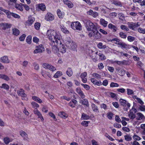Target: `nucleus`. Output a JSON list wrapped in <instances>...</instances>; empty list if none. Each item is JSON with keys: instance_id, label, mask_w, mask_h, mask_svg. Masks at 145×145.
<instances>
[{"instance_id": "nucleus-1", "label": "nucleus", "mask_w": 145, "mask_h": 145, "mask_svg": "<svg viewBox=\"0 0 145 145\" xmlns=\"http://www.w3.org/2000/svg\"><path fill=\"white\" fill-rule=\"evenodd\" d=\"M46 35L48 39L51 41V42H55L60 44L61 36L60 34L57 33L56 32L52 29L48 30L46 33Z\"/></svg>"}, {"instance_id": "nucleus-2", "label": "nucleus", "mask_w": 145, "mask_h": 145, "mask_svg": "<svg viewBox=\"0 0 145 145\" xmlns=\"http://www.w3.org/2000/svg\"><path fill=\"white\" fill-rule=\"evenodd\" d=\"M85 26L88 31H93L97 28V26L89 20L87 21L86 23Z\"/></svg>"}, {"instance_id": "nucleus-3", "label": "nucleus", "mask_w": 145, "mask_h": 145, "mask_svg": "<svg viewBox=\"0 0 145 145\" xmlns=\"http://www.w3.org/2000/svg\"><path fill=\"white\" fill-rule=\"evenodd\" d=\"M88 36L90 37H93L96 39H101L102 37L101 34L99 32L97 29L93 31L90 32L88 34Z\"/></svg>"}, {"instance_id": "nucleus-4", "label": "nucleus", "mask_w": 145, "mask_h": 145, "mask_svg": "<svg viewBox=\"0 0 145 145\" xmlns=\"http://www.w3.org/2000/svg\"><path fill=\"white\" fill-rule=\"evenodd\" d=\"M66 45L68 48L73 50H75L77 47L76 43L71 41H67L66 42Z\"/></svg>"}, {"instance_id": "nucleus-5", "label": "nucleus", "mask_w": 145, "mask_h": 145, "mask_svg": "<svg viewBox=\"0 0 145 145\" xmlns=\"http://www.w3.org/2000/svg\"><path fill=\"white\" fill-rule=\"evenodd\" d=\"M119 102L121 105L123 106L126 107L124 108V110L127 111L128 108L130 106V104L126 100L120 99L119 100Z\"/></svg>"}, {"instance_id": "nucleus-6", "label": "nucleus", "mask_w": 145, "mask_h": 145, "mask_svg": "<svg viewBox=\"0 0 145 145\" xmlns=\"http://www.w3.org/2000/svg\"><path fill=\"white\" fill-rule=\"evenodd\" d=\"M60 42V44H58V42H56L55 44L58 47L59 52V51L62 53H65L66 51V48L65 46L61 43V40Z\"/></svg>"}, {"instance_id": "nucleus-7", "label": "nucleus", "mask_w": 145, "mask_h": 145, "mask_svg": "<svg viewBox=\"0 0 145 145\" xmlns=\"http://www.w3.org/2000/svg\"><path fill=\"white\" fill-rule=\"evenodd\" d=\"M44 50V48L42 44H40L39 46H37L35 49L34 51V54L41 53Z\"/></svg>"}, {"instance_id": "nucleus-8", "label": "nucleus", "mask_w": 145, "mask_h": 145, "mask_svg": "<svg viewBox=\"0 0 145 145\" xmlns=\"http://www.w3.org/2000/svg\"><path fill=\"white\" fill-rule=\"evenodd\" d=\"M54 18V16L50 12H48L45 17V19L47 21H52Z\"/></svg>"}, {"instance_id": "nucleus-9", "label": "nucleus", "mask_w": 145, "mask_h": 145, "mask_svg": "<svg viewBox=\"0 0 145 145\" xmlns=\"http://www.w3.org/2000/svg\"><path fill=\"white\" fill-rule=\"evenodd\" d=\"M34 113L38 116V118H40L41 121H42L44 120L43 117L40 112L36 108L34 110Z\"/></svg>"}, {"instance_id": "nucleus-10", "label": "nucleus", "mask_w": 145, "mask_h": 145, "mask_svg": "<svg viewBox=\"0 0 145 145\" xmlns=\"http://www.w3.org/2000/svg\"><path fill=\"white\" fill-rule=\"evenodd\" d=\"M0 10L6 14L7 17L8 18H11L12 12H10L8 10L4 9L3 7H0Z\"/></svg>"}, {"instance_id": "nucleus-11", "label": "nucleus", "mask_w": 145, "mask_h": 145, "mask_svg": "<svg viewBox=\"0 0 145 145\" xmlns=\"http://www.w3.org/2000/svg\"><path fill=\"white\" fill-rule=\"evenodd\" d=\"M0 61L1 62L5 63H8L10 62V60L7 56H4L0 58Z\"/></svg>"}, {"instance_id": "nucleus-12", "label": "nucleus", "mask_w": 145, "mask_h": 145, "mask_svg": "<svg viewBox=\"0 0 145 145\" xmlns=\"http://www.w3.org/2000/svg\"><path fill=\"white\" fill-rule=\"evenodd\" d=\"M55 43L56 41L52 42V51L54 53H57L58 51H59L58 47H57V45Z\"/></svg>"}, {"instance_id": "nucleus-13", "label": "nucleus", "mask_w": 145, "mask_h": 145, "mask_svg": "<svg viewBox=\"0 0 145 145\" xmlns=\"http://www.w3.org/2000/svg\"><path fill=\"white\" fill-rule=\"evenodd\" d=\"M116 71L118 72L120 75L123 76L125 74L126 72L125 70L122 69L120 67H117L116 68Z\"/></svg>"}, {"instance_id": "nucleus-14", "label": "nucleus", "mask_w": 145, "mask_h": 145, "mask_svg": "<svg viewBox=\"0 0 145 145\" xmlns=\"http://www.w3.org/2000/svg\"><path fill=\"white\" fill-rule=\"evenodd\" d=\"M87 13L88 15L91 16L94 18H95L98 15V13L96 12L93 11L92 10H90L87 12Z\"/></svg>"}, {"instance_id": "nucleus-15", "label": "nucleus", "mask_w": 145, "mask_h": 145, "mask_svg": "<svg viewBox=\"0 0 145 145\" xmlns=\"http://www.w3.org/2000/svg\"><path fill=\"white\" fill-rule=\"evenodd\" d=\"M20 135L23 138L24 140L25 141H28L29 138L27 134L24 131H21L20 132Z\"/></svg>"}, {"instance_id": "nucleus-16", "label": "nucleus", "mask_w": 145, "mask_h": 145, "mask_svg": "<svg viewBox=\"0 0 145 145\" xmlns=\"http://www.w3.org/2000/svg\"><path fill=\"white\" fill-rule=\"evenodd\" d=\"M41 72L42 76L45 78H47L48 77L49 78H51V75L49 72L42 70Z\"/></svg>"}, {"instance_id": "nucleus-17", "label": "nucleus", "mask_w": 145, "mask_h": 145, "mask_svg": "<svg viewBox=\"0 0 145 145\" xmlns=\"http://www.w3.org/2000/svg\"><path fill=\"white\" fill-rule=\"evenodd\" d=\"M35 18L31 16H29L28 17V20L26 22V24L28 25H31L35 21Z\"/></svg>"}, {"instance_id": "nucleus-18", "label": "nucleus", "mask_w": 145, "mask_h": 145, "mask_svg": "<svg viewBox=\"0 0 145 145\" xmlns=\"http://www.w3.org/2000/svg\"><path fill=\"white\" fill-rule=\"evenodd\" d=\"M108 28L111 29L114 32H116L117 30V28L116 27L111 23L109 24L108 26Z\"/></svg>"}, {"instance_id": "nucleus-19", "label": "nucleus", "mask_w": 145, "mask_h": 145, "mask_svg": "<svg viewBox=\"0 0 145 145\" xmlns=\"http://www.w3.org/2000/svg\"><path fill=\"white\" fill-rule=\"evenodd\" d=\"M136 119L138 120H143L145 118L144 116L140 113H138L136 114Z\"/></svg>"}, {"instance_id": "nucleus-20", "label": "nucleus", "mask_w": 145, "mask_h": 145, "mask_svg": "<svg viewBox=\"0 0 145 145\" xmlns=\"http://www.w3.org/2000/svg\"><path fill=\"white\" fill-rule=\"evenodd\" d=\"M100 24L103 26L104 27H106L107 25L108 22L105 21L104 19L101 18L100 20Z\"/></svg>"}, {"instance_id": "nucleus-21", "label": "nucleus", "mask_w": 145, "mask_h": 145, "mask_svg": "<svg viewBox=\"0 0 145 145\" xmlns=\"http://www.w3.org/2000/svg\"><path fill=\"white\" fill-rule=\"evenodd\" d=\"M60 26V29L65 34H68L69 33V31L63 25H61Z\"/></svg>"}, {"instance_id": "nucleus-22", "label": "nucleus", "mask_w": 145, "mask_h": 145, "mask_svg": "<svg viewBox=\"0 0 145 145\" xmlns=\"http://www.w3.org/2000/svg\"><path fill=\"white\" fill-rule=\"evenodd\" d=\"M112 4L115 5L120 7H121L122 5L121 3L118 0H114L112 1Z\"/></svg>"}, {"instance_id": "nucleus-23", "label": "nucleus", "mask_w": 145, "mask_h": 145, "mask_svg": "<svg viewBox=\"0 0 145 145\" xmlns=\"http://www.w3.org/2000/svg\"><path fill=\"white\" fill-rule=\"evenodd\" d=\"M23 4L22 3L19 4H16L15 5V7L17 9L22 11L23 10Z\"/></svg>"}, {"instance_id": "nucleus-24", "label": "nucleus", "mask_w": 145, "mask_h": 145, "mask_svg": "<svg viewBox=\"0 0 145 145\" xmlns=\"http://www.w3.org/2000/svg\"><path fill=\"white\" fill-rule=\"evenodd\" d=\"M18 95L22 97H25L26 96V94L24 93V90L22 89H20L18 91Z\"/></svg>"}, {"instance_id": "nucleus-25", "label": "nucleus", "mask_w": 145, "mask_h": 145, "mask_svg": "<svg viewBox=\"0 0 145 145\" xmlns=\"http://www.w3.org/2000/svg\"><path fill=\"white\" fill-rule=\"evenodd\" d=\"M91 80L93 84L98 86L102 84V82L101 81L99 82L95 78H92L91 79Z\"/></svg>"}, {"instance_id": "nucleus-26", "label": "nucleus", "mask_w": 145, "mask_h": 145, "mask_svg": "<svg viewBox=\"0 0 145 145\" xmlns=\"http://www.w3.org/2000/svg\"><path fill=\"white\" fill-rule=\"evenodd\" d=\"M128 25L129 28L134 31H136L137 30V28L135 27V23L133 22H128Z\"/></svg>"}, {"instance_id": "nucleus-27", "label": "nucleus", "mask_w": 145, "mask_h": 145, "mask_svg": "<svg viewBox=\"0 0 145 145\" xmlns=\"http://www.w3.org/2000/svg\"><path fill=\"white\" fill-rule=\"evenodd\" d=\"M64 3L67 5L69 8H71L73 7V5L70 1L68 0H63Z\"/></svg>"}, {"instance_id": "nucleus-28", "label": "nucleus", "mask_w": 145, "mask_h": 145, "mask_svg": "<svg viewBox=\"0 0 145 145\" xmlns=\"http://www.w3.org/2000/svg\"><path fill=\"white\" fill-rule=\"evenodd\" d=\"M57 15L59 18H63L64 16V12H61V10L59 9L57 10Z\"/></svg>"}, {"instance_id": "nucleus-29", "label": "nucleus", "mask_w": 145, "mask_h": 145, "mask_svg": "<svg viewBox=\"0 0 145 145\" xmlns=\"http://www.w3.org/2000/svg\"><path fill=\"white\" fill-rule=\"evenodd\" d=\"M0 78L7 81H8L10 80L9 78L7 75L3 74H0Z\"/></svg>"}, {"instance_id": "nucleus-30", "label": "nucleus", "mask_w": 145, "mask_h": 145, "mask_svg": "<svg viewBox=\"0 0 145 145\" xmlns=\"http://www.w3.org/2000/svg\"><path fill=\"white\" fill-rule=\"evenodd\" d=\"M92 110L93 112H99V109L96 105L94 103H92L91 105Z\"/></svg>"}, {"instance_id": "nucleus-31", "label": "nucleus", "mask_w": 145, "mask_h": 145, "mask_svg": "<svg viewBox=\"0 0 145 145\" xmlns=\"http://www.w3.org/2000/svg\"><path fill=\"white\" fill-rule=\"evenodd\" d=\"M75 29L80 30L82 29V27L80 23L78 22H75Z\"/></svg>"}, {"instance_id": "nucleus-32", "label": "nucleus", "mask_w": 145, "mask_h": 145, "mask_svg": "<svg viewBox=\"0 0 145 145\" xmlns=\"http://www.w3.org/2000/svg\"><path fill=\"white\" fill-rule=\"evenodd\" d=\"M67 75L69 77L71 76L73 74L72 69L70 67H69L66 72Z\"/></svg>"}, {"instance_id": "nucleus-33", "label": "nucleus", "mask_w": 145, "mask_h": 145, "mask_svg": "<svg viewBox=\"0 0 145 145\" xmlns=\"http://www.w3.org/2000/svg\"><path fill=\"white\" fill-rule=\"evenodd\" d=\"M38 7L42 11H45L46 9V6L43 3L39 4Z\"/></svg>"}, {"instance_id": "nucleus-34", "label": "nucleus", "mask_w": 145, "mask_h": 145, "mask_svg": "<svg viewBox=\"0 0 145 145\" xmlns=\"http://www.w3.org/2000/svg\"><path fill=\"white\" fill-rule=\"evenodd\" d=\"M117 42V44L120 46L121 48H125L127 47V45L125 43L123 42Z\"/></svg>"}, {"instance_id": "nucleus-35", "label": "nucleus", "mask_w": 145, "mask_h": 145, "mask_svg": "<svg viewBox=\"0 0 145 145\" xmlns=\"http://www.w3.org/2000/svg\"><path fill=\"white\" fill-rule=\"evenodd\" d=\"M59 115L61 117L65 119L68 117V115L63 112H61L59 114Z\"/></svg>"}, {"instance_id": "nucleus-36", "label": "nucleus", "mask_w": 145, "mask_h": 145, "mask_svg": "<svg viewBox=\"0 0 145 145\" xmlns=\"http://www.w3.org/2000/svg\"><path fill=\"white\" fill-rule=\"evenodd\" d=\"M32 98L33 100L39 103H41L42 102V101L37 97L33 96L32 97Z\"/></svg>"}, {"instance_id": "nucleus-37", "label": "nucleus", "mask_w": 145, "mask_h": 145, "mask_svg": "<svg viewBox=\"0 0 145 145\" xmlns=\"http://www.w3.org/2000/svg\"><path fill=\"white\" fill-rule=\"evenodd\" d=\"M135 112H134L133 111H130V113L129 115V116L131 119L133 120L136 118V116L135 114Z\"/></svg>"}, {"instance_id": "nucleus-38", "label": "nucleus", "mask_w": 145, "mask_h": 145, "mask_svg": "<svg viewBox=\"0 0 145 145\" xmlns=\"http://www.w3.org/2000/svg\"><path fill=\"white\" fill-rule=\"evenodd\" d=\"M63 74L61 71H57L55 74L54 76V77L55 78H58L59 77L61 76Z\"/></svg>"}, {"instance_id": "nucleus-39", "label": "nucleus", "mask_w": 145, "mask_h": 145, "mask_svg": "<svg viewBox=\"0 0 145 145\" xmlns=\"http://www.w3.org/2000/svg\"><path fill=\"white\" fill-rule=\"evenodd\" d=\"M89 118V116L86 114L83 113L82 114L81 119L82 120H88Z\"/></svg>"}, {"instance_id": "nucleus-40", "label": "nucleus", "mask_w": 145, "mask_h": 145, "mask_svg": "<svg viewBox=\"0 0 145 145\" xmlns=\"http://www.w3.org/2000/svg\"><path fill=\"white\" fill-rule=\"evenodd\" d=\"M13 34L15 35L18 36L20 33L19 30L16 28H14L12 29Z\"/></svg>"}, {"instance_id": "nucleus-41", "label": "nucleus", "mask_w": 145, "mask_h": 145, "mask_svg": "<svg viewBox=\"0 0 145 145\" xmlns=\"http://www.w3.org/2000/svg\"><path fill=\"white\" fill-rule=\"evenodd\" d=\"M11 24L7 23L3 24V27L2 29L3 30H5L7 29L10 28L11 27Z\"/></svg>"}, {"instance_id": "nucleus-42", "label": "nucleus", "mask_w": 145, "mask_h": 145, "mask_svg": "<svg viewBox=\"0 0 145 145\" xmlns=\"http://www.w3.org/2000/svg\"><path fill=\"white\" fill-rule=\"evenodd\" d=\"M98 56H99V59L101 60H105L106 58L105 56L101 52H99L98 53Z\"/></svg>"}, {"instance_id": "nucleus-43", "label": "nucleus", "mask_w": 145, "mask_h": 145, "mask_svg": "<svg viewBox=\"0 0 145 145\" xmlns=\"http://www.w3.org/2000/svg\"><path fill=\"white\" fill-rule=\"evenodd\" d=\"M82 103L83 105H86L87 107H88L89 106L88 101V100L86 99H84L82 100Z\"/></svg>"}, {"instance_id": "nucleus-44", "label": "nucleus", "mask_w": 145, "mask_h": 145, "mask_svg": "<svg viewBox=\"0 0 145 145\" xmlns=\"http://www.w3.org/2000/svg\"><path fill=\"white\" fill-rule=\"evenodd\" d=\"M1 88L7 90H8L9 88V86L6 84L4 83L1 86Z\"/></svg>"}, {"instance_id": "nucleus-45", "label": "nucleus", "mask_w": 145, "mask_h": 145, "mask_svg": "<svg viewBox=\"0 0 145 145\" xmlns=\"http://www.w3.org/2000/svg\"><path fill=\"white\" fill-rule=\"evenodd\" d=\"M127 94L129 95H132L134 94L133 91L130 89L127 88Z\"/></svg>"}, {"instance_id": "nucleus-46", "label": "nucleus", "mask_w": 145, "mask_h": 145, "mask_svg": "<svg viewBox=\"0 0 145 145\" xmlns=\"http://www.w3.org/2000/svg\"><path fill=\"white\" fill-rule=\"evenodd\" d=\"M120 28L123 30L126 31H129V29L125 25H122L120 26Z\"/></svg>"}, {"instance_id": "nucleus-47", "label": "nucleus", "mask_w": 145, "mask_h": 145, "mask_svg": "<svg viewBox=\"0 0 145 145\" xmlns=\"http://www.w3.org/2000/svg\"><path fill=\"white\" fill-rule=\"evenodd\" d=\"M99 49H105L106 47V45H103L102 42H99L97 45Z\"/></svg>"}, {"instance_id": "nucleus-48", "label": "nucleus", "mask_w": 145, "mask_h": 145, "mask_svg": "<svg viewBox=\"0 0 145 145\" xmlns=\"http://www.w3.org/2000/svg\"><path fill=\"white\" fill-rule=\"evenodd\" d=\"M5 143L6 144H8L9 142L12 141V140L8 137H6L4 139Z\"/></svg>"}, {"instance_id": "nucleus-49", "label": "nucleus", "mask_w": 145, "mask_h": 145, "mask_svg": "<svg viewBox=\"0 0 145 145\" xmlns=\"http://www.w3.org/2000/svg\"><path fill=\"white\" fill-rule=\"evenodd\" d=\"M119 19L122 20H123L125 19V17L123 14L122 13H120L118 14Z\"/></svg>"}, {"instance_id": "nucleus-50", "label": "nucleus", "mask_w": 145, "mask_h": 145, "mask_svg": "<svg viewBox=\"0 0 145 145\" xmlns=\"http://www.w3.org/2000/svg\"><path fill=\"white\" fill-rule=\"evenodd\" d=\"M31 105L32 106V107L33 108H38L39 107V105L37 103L35 102H33L31 103Z\"/></svg>"}, {"instance_id": "nucleus-51", "label": "nucleus", "mask_w": 145, "mask_h": 145, "mask_svg": "<svg viewBox=\"0 0 145 145\" xmlns=\"http://www.w3.org/2000/svg\"><path fill=\"white\" fill-rule=\"evenodd\" d=\"M119 35L120 37L123 39H125L127 37V35L124 33L120 32L119 33Z\"/></svg>"}, {"instance_id": "nucleus-52", "label": "nucleus", "mask_w": 145, "mask_h": 145, "mask_svg": "<svg viewBox=\"0 0 145 145\" xmlns=\"http://www.w3.org/2000/svg\"><path fill=\"white\" fill-rule=\"evenodd\" d=\"M138 32L140 33L145 34V29H143L142 28L140 27L138 29Z\"/></svg>"}, {"instance_id": "nucleus-53", "label": "nucleus", "mask_w": 145, "mask_h": 145, "mask_svg": "<svg viewBox=\"0 0 145 145\" xmlns=\"http://www.w3.org/2000/svg\"><path fill=\"white\" fill-rule=\"evenodd\" d=\"M31 37L29 35L28 36L27 38L26 39V42L29 44H30L31 42Z\"/></svg>"}, {"instance_id": "nucleus-54", "label": "nucleus", "mask_w": 145, "mask_h": 145, "mask_svg": "<svg viewBox=\"0 0 145 145\" xmlns=\"http://www.w3.org/2000/svg\"><path fill=\"white\" fill-rule=\"evenodd\" d=\"M110 86L111 87L113 88L116 87H118L119 86V85L117 83L111 82L110 84Z\"/></svg>"}, {"instance_id": "nucleus-55", "label": "nucleus", "mask_w": 145, "mask_h": 145, "mask_svg": "<svg viewBox=\"0 0 145 145\" xmlns=\"http://www.w3.org/2000/svg\"><path fill=\"white\" fill-rule=\"evenodd\" d=\"M40 24L39 22H37L34 25L35 28L37 30H39V29Z\"/></svg>"}, {"instance_id": "nucleus-56", "label": "nucleus", "mask_w": 145, "mask_h": 145, "mask_svg": "<svg viewBox=\"0 0 145 145\" xmlns=\"http://www.w3.org/2000/svg\"><path fill=\"white\" fill-rule=\"evenodd\" d=\"M50 65L51 64L48 63H44L42 64V66L44 68L48 69Z\"/></svg>"}, {"instance_id": "nucleus-57", "label": "nucleus", "mask_w": 145, "mask_h": 145, "mask_svg": "<svg viewBox=\"0 0 145 145\" xmlns=\"http://www.w3.org/2000/svg\"><path fill=\"white\" fill-rule=\"evenodd\" d=\"M133 137L135 141L139 140L141 139V138L138 136L136 135H134L133 136Z\"/></svg>"}, {"instance_id": "nucleus-58", "label": "nucleus", "mask_w": 145, "mask_h": 145, "mask_svg": "<svg viewBox=\"0 0 145 145\" xmlns=\"http://www.w3.org/2000/svg\"><path fill=\"white\" fill-rule=\"evenodd\" d=\"M124 138L125 140L127 141H130L132 140V138L129 135H125Z\"/></svg>"}, {"instance_id": "nucleus-59", "label": "nucleus", "mask_w": 145, "mask_h": 145, "mask_svg": "<svg viewBox=\"0 0 145 145\" xmlns=\"http://www.w3.org/2000/svg\"><path fill=\"white\" fill-rule=\"evenodd\" d=\"M127 40L129 42H132L135 40V38L131 36H128Z\"/></svg>"}, {"instance_id": "nucleus-60", "label": "nucleus", "mask_w": 145, "mask_h": 145, "mask_svg": "<svg viewBox=\"0 0 145 145\" xmlns=\"http://www.w3.org/2000/svg\"><path fill=\"white\" fill-rule=\"evenodd\" d=\"M117 90L118 92L122 93H124L125 91V89L123 88L118 89Z\"/></svg>"}, {"instance_id": "nucleus-61", "label": "nucleus", "mask_w": 145, "mask_h": 145, "mask_svg": "<svg viewBox=\"0 0 145 145\" xmlns=\"http://www.w3.org/2000/svg\"><path fill=\"white\" fill-rule=\"evenodd\" d=\"M113 115V114L112 112H110L108 113H107V117L109 119L111 120L112 119Z\"/></svg>"}, {"instance_id": "nucleus-62", "label": "nucleus", "mask_w": 145, "mask_h": 145, "mask_svg": "<svg viewBox=\"0 0 145 145\" xmlns=\"http://www.w3.org/2000/svg\"><path fill=\"white\" fill-rule=\"evenodd\" d=\"M89 121H84L82 122L81 124L85 127H87L88 125Z\"/></svg>"}, {"instance_id": "nucleus-63", "label": "nucleus", "mask_w": 145, "mask_h": 145, "mask_svg": "<svg viewBox=\"0 0 145 145\" xmlns=\"http://www.w3.org/2000/svg\"><path fill=\"white\" fill-rule=\"evenodd\" d=\"M33 65L34 67V69L36 70H38L39 68V65L36 63H34Z\"/></svg>"}, {"instance_id": "nucleus-64", "label": "nucleus", "mask_w": 145, "mask_h": 145, "mask_svg": "<svg viewBox=\"0 0 145 145\" xmlns=\"http://www.w3.org/2000/svg\"><path fill=\"white\" fill-rule=\"evenodd\" d=\"M93 76L95 77V78H96L97 79H99L101 78V76L100 75L95 73L93 74Z\"/></svg>"}]
</instances>
